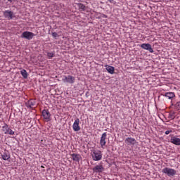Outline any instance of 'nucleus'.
<instances>
[{"mask_svg": "<svg viewBox=\"0 0 180 180\" xmlns=\"http://www.w3.org/2000/svg\"><path fill=\"white\" fill-rule=\"evenodd\" d=\"M93 161H101L102 160V151L94 150L91 153Z\"/></svg>", "mask_w": 180, "mask_h": 180, "instance_id": "obj_1", "label": "nucleus"}, {"mask_svg": "<svg viewBox=\"0 0 180 180\" xmlns=\"http://www.w3.org/2000/svg\"><path fill=\"white\" fill-rule=\"evenodd\" d=\"M162 172L166 174L168 176H174V175H176V170L169 167L162 169Z\"/></svg>", "mask_w": 180, "mask_h": 180, "instance_id": "obj_2", "label": "nucleus"}, {"mask_svg": "<svg viewBox=\"0 0 180 180\" xmlns=\"http://www.w3.org/2000/svg\"><path fill=\"white\" fill-rule=\"evenodd\" d=\"M35 34L33 32L25 31L21 34V38L26 39L27 40H32Z\"/></svg>", "mask_w": 180, "mask_h": 180, "instance_id": "obj_3", "label": "nucleus"}, {"mask_svg": "<svg viewBox=\"0 0 180 180\" xmlns=\"http://www.w3.org/2000/svg\"><path fill=\"white\" fill-rule=\"evenodd\" d=\"M94 174H102L105 171V167L102 165H97L92 169Z\"/></svg>", "mask_w": 180, "mask_h": 180, "instance_id": "obj_4", "label": "nucleus"}, {"mask_svg": "<svg viewBox=\"0 0 180 180\" xmlns=\"http://www.w3.org/2000/svg\"><path fill=\"white\" fill-rule=\"evenodd\" d=\"M2 131L4 132V134H10L11 136H13L15 134V132L9 128V126H8L6 124H4V125L2 127Z\"/></svg>", "mask_w": 180, "mask_h": 180, "instance_id": "obj_5", "label": "nucleus"}, {"mask_svg": "<svg viewBox=\"0 0 180 180\" xmlns=\"http://www.w3.org/2000/svg\"><path fill=\"white\" fill-rule=\"evenodd\" d=\"M62 81L66 82L67 84H74V82H75V77L71 75L64 76Z\"/></svg>", "mask_w": 180, "mask_h": 180, "instance_id": "obj_6", "label": "nucleus"}, {"mask_svg": "<svg viewBox=\"0 0 180 180\" xmlns=\"http://www.w3.org/2000/svg\"><path fill=\"white\" fill-rule=\"evenodd\" d=\"M42 116L46 122H50V120H51V119L50 118L51 117V114L50 113V111H49V110H43Z\"/></svg>", "mask_w": 180, "mask_h": 180, "instance_id": "obj_7", "label": "nucleus"}, {"mask_svg": "<svg viewBox=\"0 0 180 180\" xmlns=\"http://www.w3.org/2000/svg\"><path fill=\"white\" fill-rule=\"evenodd\" d=\"M3 15L6 19H8V20H11V19H13V12L9 10H6L3 12Z\"/></svg>", "mask_w": 180, "mask_h": 180, "instance_id": "obj_8", "label": "nucleus"}, {"mask_svg": "<svg viewBox=\"0 0 180 180\" xmlns=\"http://www.w3.org/2000/svg\"><path fill=\"white\" fill-rule=\"evenodd\" d=\"M79 119L77 118L72 125V129L75 131H79V130H81V127H79Z\"/></svg>", "mask_w": 180, "mask_h": 180, "instance_id": "obj_9", "label": "nucleus"}, {"mask_svg": "<svg viewBox=\"0 0 180 180\" xmlns=\"http://www.w3.org/2000/svg\"><path fill=\"white\" fill-rule=\"evenodd\" d=\"M108 134H106V132L103 133L101 137V140H100V144H101V148H104V146H106V137H107Z\"/></svg>", "mask_w": 180, "mask_h": 180, "instance_id": "obj_10", "label": "nucleus"}, {"mask_svg": "<svg viewBox=\"0 0 180 180\" xmlns=\"http://www.w3.org/2000/svg\"><path fill=\"white\" fill-rule=\"evenodd\" d=\"M140 47L143 50H148L149 53H154V49H153L150 44H142Z\"/></svg>", "mask_w": 180, "mask_h": 180, "instance_id": "obj_11", "label": "nucleus"}, {"mask_svg": "<svg viewBox=\"0 0 180 180\" xmlns=\"http://www.w3.org/2000/svg\"><path fill=\"white\" fill-rule=\"evenodd\" d=\"M25 106H27L28 109H33L34 106H36V101L30 99L25 103Z\"/></svg>", "mask_w": 180, "mask_h": 180, "instance_id": "obj_12", "label": "nucleus"}, {"mask_svg": "<svg viewBox=\"0 0 180 180\" xmlns=\"http://www.w3.org/2000/svg\"><path fill=\"white\" fill-rule=\"evenodd\" d=\"M124 141L127 144V146H134L137 143L136 139L132 137L127 138Z\"/></svg>", "mask_w": 180, "mask_h": 180, "instance_id": "obj_13", "label": "nucleus"}, {"mask_svg": "<svg viewBox=\"0 0 180 180\" xmlns=\"http://www.w3.org/2000/svg\"><path fill=\"white\" fill-rule=\"evenodd\" d=\"M1 157L4 161H8L11 158V153L8 150H4V153H1Z\"/></svg>", "mask_w": 180, "mask_h": 180, "instance_id": "obj_14", "label": "nucleus"}, {"mask_svg": "<svg viewBox=\"0 0 180 180\" xmlns=\"http://www.w3.org/2000/svg\"><path fill=\"white\" fill-rule=\"evenodd\" d=\"M170 143L174 146H180V139L177 136H173L170 139Z\"/></svg>", "mask_w": 180, "mask_h": 180, "instance_id": "obj_15", "label": "nucleus"}, {"mask_svg": "<svg viewBox=\"0 0 180 180\" xmlns=\"http://www.w3.org/2000/svg\"><path fill=\"white\" fill-rule=\"evenodd\" d=\"M71 157L73 161H76V162H79V160H81V155L79 154L72 153L71 154Z\"/></svg>", "mask_w": 180, "mask_h": 180, "instance_id": "obj_16", "label": "nucleus"}, {"mask_svg": "<svg viewBox=\"0 0 180 180\" xmlns=\"http://www.w3.org/2000/svg\"><path fill=\"white\" fill-rule=\"evenodd\" d=\"M105 67L109 74H115V67L108 65H105Z\"/></svg>", "mask_w": 180, "mask_h": 180, "instance_id": "obj_17", "label": "nucleus"}, {"mask_svg": "<svg viewBox=\"0 0 180 180\" xmlns=\"http://www.w3.org/2000/svg\"><path fill=\"white\" fill-rule=\"evenodd\" d=\"M165 96L168 99H172L175 98V94H174V92H167L165 94Z\"/></svg>", "mask_w": 180, "mask_h": 180, "instance_id": "obj_18", "label": "nucleus"}, {"mask_svg": "<svg viewBox=\"0 0 180 180\" xmlns=\"http://www.w3.org/2000/svg\"><path fill=\"white\" fill-rule=\"evenodd\" d=\"M20 74L22 75V77L23 78H25V79H26V78H27V72L26 71V70L25 69H22L21 71H20Z\"/></svg>", "mask_w": 180, "mask_h": 180, "instance_id": "obj_19", "label": "nucleus"}, {"mask_svg": "<svg viewBox=\"0 0 180 180\" xmlns=\"http://www.w3.org/2000/svg\"><path fill=\"white\" fill-rule=\"evenodd\" d=\"M79 8L81 9V11H86V6H85V5L79 3L78 4Z\"/></svg>", "mask_w": 180, "mask_h": 180, "instance_id": "obj_20", "label": "nucleus"}, {"mask_svg": "<svg viewBox=\"0 0 180 180\" xmlns=\"http://www.w3.org/2000/svg\"><path fill=\"white\" fill-rule=\"evenodd\" d=\"M169 117L172 120H174V119H175V112H170L169 114Z\"/></svg>", "mask_w": 180, "mask_h": 180, "instance_id": "obj_21", "label": "nucleus"}, {"mask_svg": "<svg viewBox=\"0 0 180 180\" xmlns=\"http://www.w3.org/2000/svg\"><path fill=\"white\" fill-rule=\"evenodd\" d=\"M47 57L48 58H53V57H54V53L53 52H48Z\"/></svg>", "mask_w": 180, "mask_h": 180, "instance_id": "obj_22", "label": "nucleus"}, {"mask_svg": "<svg viewBox=\"0 0 180 180\" xmlns=\"http://www.w3.org/2000/svg\"><path fill=\"white\" fill-rule=\"evenodd\" d=\"M174 108H175V109H176V110H180V101L177 102L174 105Z\"/></svg>", "mask_w": 180, "mask_h": 180, "instance_id": "obj_23", "label": "nucleus"}, {"mask_svg": "<svg viewBox=\"0 0 180 180\" xmlns=\"http://www.w3.org/2000/svg\"><path fill=\"white\" fill-rule=\"evenodd\" d=\"M52 36L53 37H57V36H58V34H57V32H53Z\"/></svg>", "mask_w": 180, "mask_h": 180, "instance_id": "obj_24", "label": "nucleus"}, {"mask_svg": "<svg viewBox=\"0 0 180 180\" xmlns=\"http://www.w3.org/2000/svg\"><path fill=\"white\" fill-rule=\"evenodd\" d=\"M169 133H172V131H168V130H167V131H165V134H166V135L169 134Z\"/></svg>", "mask_w": 180, "mask_h": 180, "instance_id": "obj_25", "label": "nucleus"}, {"mask_svg": "<svg viewBox=\"0 0 180 180\" xmlns=\"http://www.w3.org/2000/svg\"><path fill=\"white\" fill-rule=\"evenodd\" d=\"M112 1H113V0H109V2H110L111 4Z\"/></svg>", "mask_w": 180, "mask_h": 180, "instance_id": "obj_26", "label": "nucleus"}, {"mask_svg": "<svg viewBox=\"0 0 180 180\" xmlns=\"http://www.w3.org/2000/svg\"><path fill=\"white\" fill-rule=\"evenodd\" d=\"M13 0H8V2H12Z\"/></svg>", "mask_w": 180, "mask_h": 180, "instance_id": "obj_27", "label": "nucleus"}, {"mask_svg": "<svg viewBox=\"0 0 180 180\" xmlns=\"http://www.w3.org/2000/svg\"><path fill=\"white\" fill-rule=\"evenodd\" d=\"M41 168H44V167L41 166Z\"/></svg>", "mask_w": 180, "mask_h": 180, "instance_id": "obj_28", "label": "nucleus"}]
</instances>
